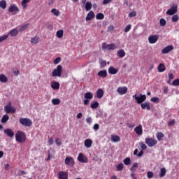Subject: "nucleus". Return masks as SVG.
I'll return each mask as SVG.
<instances>
[{
	"instance_id": "obj_2",
	"label": "nucleus",
	"mask_w": 179,
	"mask_h": 179,
	"mask_svg": "<svg viewBox=\"0 0 179 179\" xmlns=\"http://www.w3.org/2000/svg\"><path fill=\"white\" fill-rule=\"evenodd\" d=\"M4 111H6V114H15L16 113V108L12 106V102L8 101V104L4 107Z\"/></svg>"
},
{
	"instance_id": "obj_13",
	"label": "nucleus",
	"mask_w": 179,
	"mask_h": 179,
	"mask_svg": "<svg viewBox=\"0 0 179 179\" xmlns=\"http://www.w3.org/2000/svg\"><path fill=\"white\" fill-rule=\"evenodd\" d=\"M173 50H174V46H173V45H169L165 47L162 50V54H169V52H170V51H173Z\"/></svg>"
},
{
	"instance_id": "obj_19",
	"label": "nucleus",
	"mask_w": 179,
	"mask_h": 179,
	"mask_svg": "<svg viewBox=\"0 0 179 179\" xmlns=\"http://www.w3.org/2000/svg\"><path fill=\"white\" fill-rule=\"evenodd\" d=\"M141 108L143 110H150V102H144L143 103L141 104Z\"/></svg>"
},
{
	"instance_id": "obj_24",
	"label": "nucleus",
	"mask_w": 179,
	"mask_h": 179,
	"mask_svg": "<svg viewBox=\"0 0 179 179\" xmlns=\"http://www.w3.org/2000/svg\"><path fill=\"white\" fill-rule=\"evenodd\" d=\"M97 75L100 78H107V70H101L98 72Z\"/></svg>"
},
{
	"instance_id": "obj_57",
	"label": "nucleus",
	"mask_w": 179,
	"mask_h": 179,
	"mask_svg": "<svg viewBox=\"0 0 179 179\" xmlns=\"http://www.w3.org/2000/svg\"><path fill=\"white\" fill-rule=\"evenodd\" d=\"M131 30V24H128L125 28H124V33H128Z\"/></svg>"
},
{
	"instance_id": "obj_46",
	"label": "nucleus",
	"mask_w": 179,
	"mask_h": 179,
	"mask_svg": "<svg viewBox=\"0 0 179 179\" xmlns=\"http://www.w3.org/2000/svg\"><path fill=\"white\" fill-rule=\"evenodd\" d=\"M51 13H53L55 16H59V10L55 8L52 9Z\"/></svg>"
},
{
	"instance_id": "obj_63",
	"label": "nucleus",
	"mask_w": 179,
	"mask_h": 179,
	"mask_svg": "<svg viewBox=\"0 0 179 179\" xmlns=\"http://www.w3.org/2000/svg\"><path fill=\"white\" fill-rule=\"evenodd\" d=\"M112 0H103V5H107L108 3H110Z\"/></svg>"
},
{
	"instance_id": "obj_6",
	"label": "nucleus",
	"mask_w": 179,
	"mask_h": 179,
	"mask_svg": "<svg viewBox=\"0 0 179 179\" xmlns=\"http://www.w3.org/2000/svg\"><path fill=\"white\" fill-rule=\"evenodd\" d=\"M8 12L10 13H12V15H17V13L20 12V10L19 9V7L16 6V4H12L8 8Z\"/></svg>"
},
{
	"instance_id": "obj_53",
	"label": "nucleus",
	"mask_w": 179,
	"mask_h": 179,
	"mask_svg": "<svg viewBox=\"0 0 179 179\" xmlns=\"http://www.w3.org/2000/svg\"><path fill=\"white\" fill-rule=\"evenodd\" d=\"M172 85L173 86H179V78L174 80Z\"/></svg>"
},
{
	"instance_id": "obj_35",
	"label": "nucleus",
	"mask_w": 179,
	"mask_h": 179,
	"mask_svg": "<svg viewBox=\"0 0 179 179\" xmlns=\"http://www.w3.org/2000/svg\"><path fill=\"white\" fill-rule=\"evenodd\" d=\"M166 168H162L160 169L159 177L160 178L164 177V176H166Z\"/></svg>"
},
{
	"instance_id": "obj_26",
	"label": "nucleus",
	"mask_w": 179,
	"mask_h": 179,
	"mask_svg": "<svg viewBox=\"0 0 179 179\" xmlns=\"http://www.w3.org/2000/svg\"><path fill=\"white\" fill-rule=\"evenodd\" d=\"M138 167H139V164H138L137 162H134L132 166L130 168V171H131V173H135Z\"/></svg>"
},
{
	"instance_id": "obj_21",
	"label": "nucleus",
	"mask_w": 179,
	"mask_h": 179,
	"mask_svg": "<svg viewBox=\"0 0 179 179\" xmlns=\"http://www.w3.org/2000/svg\"><path fill=\"white\" fill-rule=\"evenodd\" d=\"M94 16H95L94 12H93L92 10L90 11L85 18L86 22H89V20H92L94 17Z\"/></svg>"
},
{
	"instance_id": "obj_60",
	"label": "nucleus",
	"mask_w": 179,
	"mask_h": 179,
	"mask_svg": "<svg viewBox=\"0 0 179 179\" xmlns=\"http://www.w3.org/2000/svg\"><path fill=\"white\" fill-rule=\"evenodd\" d=\"M113 30H114V26L110 25L108 27L107 31H113Z\"/></svg>"
},
{
	"instance_id": "obj_34",
	"label": "nucleus",
	"mask_w": 179,
	"mask_h": 179,
	"mask_svg": "<svg viewBox=\"0 0 179 179\" xmlns=\"http://www.w3.org/2000/svg\"><path fill=\"white\" fill-rule=\"evenodd\" d=\"M56 36L58 38H62L64 37V30H59L56 33Z\"/></svg>"
},
{
	"instance_id": "obj_14",
	"label": "nucleus",
	"mask_w": 179,
	"mask_h": 179,
	"mask_svg": "<svg viewBox=\"0 0 179 179\" xmlns=\"http://www.w3.org/2000/svg\"><path fill=\"white\" fill-rule=\"evenodd\" d=\"M119 94H125L128 92V88L127 87H120L117 90Z\"/></svg>"
},
{
	"instance_id": "obj_1",
	"label": "nucleus",
	"mask_w": 179,
	"mask_h": 179,
	"mask_svg": "<svg viewBox=\"0 0 179 179\" xmlns=\"http://www.w3.org/2000/svg\"><path fill=\"white\" fill-rule=\"evenodd\" d=\"M15 141L18 142V143H23V142L26 141V134L22 131H18L15 134Z\"/></svg>"
},
{
	"instance_id": "obj_18",
	"label": "nucleus",
	"mask_w": 179,
	"mask_h": 179,
	"mask_svg": "<svg viewBox=\"0 0 179 179\" xmlns=\"http://www.w3.org/2000/svg\"><path fill=\"white\" fill-rule=\"evenodd\" d=\"M50 86L53 90H58L59 89V83L53 81L51 83Z\"/></svg>"
},
{
	"instance_id": "obj_62",
	"label": "nucleus",
	"mask_w": 179,
	"mask_h": 179,
	"mask_svg": "<svg viewBox=\"0 0 179 179\" xmlns=\"http://www.w3.org/2000/svg\"><path fill=\"white\" fill-rule=\"evenodd\" d=\"M99 128H100V125H99V124H95L93 127V129L95 130V131H97V129H99Z\"/></svg>"
},
{
	"instance_id": "obj_51",
	"label": "nucleus",
	"mask_w": 179,
	"mask_h": 179,
	"mask_svg": "<svg viewBox=\"0 0 179 179\" xmlns=\"http://www.w3.org/2000/svg\"><path fill=\"white\" fill-rule=\"evenodd\" d=\"M8 37L9 35H4L3 36H0V43H2V41H5V40H7Z\"/></svg>"
},
{
	"instance_id": "obj_44",
	"label": "nucleus",
	"mask_w": 179,
	"mask_h": 179,
	"mask_svg": "<svg viewBox=\"0 0 179 179\" xmlns=\"http://www.w3.org/2000/svg\"><path fill=\"white\" fill-rule=\"evenodd\" d=\"M29 2H30V0H22L21 2V5L22 7L26 8Z\"/></svg>"
},
{
	"instance_id": "obj_52",
	"label": "nucleus",
	"mask_w": 179,
	"mask_h": 179,
	"mask_svg": "<svg viewBox=\"0 0 179 179\" xmlns=\"http://www.w3.org/2000/svg\"><path fill=\"white\" fill-rule=\"evenodd\" d=\"M166 20H164L163 18L160 19V20H159L160 26H162V27L166 26Z\"/></svg>"
},
{
	"instance_id": "obj_64",
	"label": "nucleus",
	"mask_w": 179,
	"mask_h": 179,
	"mask_svg": "<svg viewBox=\"0 0 179 179\" xmlns=\"http://www.w3.org/2000/svg\"><path fill=\"white\" fill-rule=\"evenodd\" d=\"M86 122H87V124H91V122H92V117H87V118L86 119Z\"/></svg>"
},
{
	"instance_id": "obj_15",
	"label": "nucleus",
	"mask_w": 179,
	"mask_h": 179,
	"mask_svg": "<svg viewBox=\"0 0 179 179\" xmlns=\"http://www.w3.org/2000/svg\"><path fill=\"white\" fill-rule=\"evenodd\" d=\"M4 134H6V135L9 138H13L15 136V132H13V130L12 129H6L3 130Z\"/></svg>"
},
{
	"instance_id": "obj_56",
	"label": "nucleus",
	"mask_w": 179,
	"mask_h": 179,
	"mask_svg": "<svg viewBox=\"0 0 179 179\" xmlns=\"http://www.w3.org/2000/svg\"><path fill=\"white\" fill-rule=\"evenodd\" d=\"M135 16H136V11L131 12L129 14V17H135Z\"/></svg>"
},
{
	"instance_id": "obj_40",
	"label": "nucleus",
	"mask_w": 179,
	"mask_h": 179,
	"mask_svg": "<svg viewBox=\"0 0 179 179\" xmlns=\"http://www.w3.org/2000/svg\"><path fill=\"white\" fill-rule=\"evenodd\" d=\"M0 8H2L3 9H6V1H0Z\"/></svg>"
},
{
	"instance_id": "obj_31",
	"label": "nucleus",
	"mask_w": 179,
	"mask_h": 179,
	"mask_svg": "<svg viewBox=\"0 0 179 179\" xmlns=\"http://www.w3.org/2000/svg\"><path fill=\"white\" fill-rule=\"evenodd\" d=\"M117 55L119 58H124V57H125V51L122 49L118 50Z\"/></svg>"
},
{
	"instance_id": "obj_16",
	"label": "nucleus",
	"mask_w": 179,
	"mask_h": 179,
	"mask_svg": "<svg viewBox=\"0 0 179 179\" xmlns=\"http://www.w3.org/2000/svg\"><path fill=\"white\" fill-rule=\"evenodd\" d=\"M134 131L137 135H142L143 134V130L142 129V124H139L134 129Z\"/></svg>"
},
{
	"instance_id": "obj_37",
	"label": "nucleus",
	"mask_w": 179,
	"mask_h": 179,
	"mask_svg": "<svg viewBox=\"0 0 179 179\" xmlns=\"http://www.w3.org/2000/svg\"><path fill=\"white\" fill-rule=\"evenodd\" d=\"M96 19L97 20H103V19H104V14H103L101 13L96 14Z\"/></svg>"
},
{
	"instance_id": "obj_20",
	"label": "nucleus",
	"mask_w": 179,
	"mask_h": 179,
	"mask_svg": "<svg viewBox=\"0 0 179 179\" xmlns=\"http://www.w3.org/2000/svg\"><path fill=\"white\" fill-rule=\"evenodd\" d=\"M108 73H110V75H117V73H118V69L110 66L108 69Z\"/></svg>"
},
{
	"instance_id": "obj_3",
	"label": "nucleus",
	"mask_w": 179,
	"mask_h": 179,
	"mask_svg": "<svg viewBox=\"0 0 179 179\" xmlns=\"http://www.w3.org/2000/svg\"><path fill=\"white\" fill-rule=\"evenodd\" d=\"M62 76V66L61 65H58L57 68L52 71V76L53 78H61Z\"/></svg>"
},
{
	"instance_id": "obj_54",
	"label": "nucleus",
	"mask_w": 179,
	"mask_h": 179,
	"mask_svg": "<svg viewBox=\"0 0 179 179\" xmlns=\"http://www.w3.org/2000/svg\"><path fill=\"white\" fill-rule=\"evenodd\" d=\"M117 171H121L124 169V164H119L117 166Z\"/></svg>"
},
{
	"instance_id": "obj_50",
	"label": "nucleus",
	"mask_w": 179,
	"mask_h": 179,
	"mask_svg": "<svg viewBox=\"0 0 179 179\" xmlns=\"http://www.w3.org/2000/svg\"><path fill=\"white\" fill-rule=\"evenodd\" d=\"M178 20H179L178 15H174L172 17V22H178Z\"/></svg>"
},
{
	"instance_id": "obj_42",
	"label": "nucleus",
	"mask_w": 179,
	"mask_h": 179,
	"mask_svg": "<svg viewBox=\"0 0 179 179\" xmlns=\"http://www.w3.org/2000/svg\"><path fill=\"white\" fill-rule=\"evenodd\" d=\"M90 9H92V3L90 2H87L85 3V10H90Z\"/></svg>"
},
{
	"instance_id": "obj_22",
	"label": "nucleus",
	"mask_w": 179,
	"mask_h": 179,
	"mask_svg": "<svg viewBox=\"0 0 179 179\" xmlns=\"http://www.w3.org/2000/svg\"><path fill=\"white\" fill-rule=\"evenodd\" d=\"M104 96V91L99 88L96 91V97L97 99H102V97Z\"/></svg>"
},
{
	"instance_id": "obj_33",
	"label": "nucleus",
	"mask_w": 179,
	"mask_h": 179,
	"mask_svg": "<svg viewBox=\"0 0 179 179\" xmlns=\"http://www.w3.org/2000/svg\"><path fill=\"white\" fill-rule=\"evenodd\" d=\"M29 27V24H22L19 27V31H24Z\"/></svg>"
},
{
	"instance_id": "obj_17",
	"label": "nucleus",
	"mask_w": 179,
	"mask_h": 179,
	"mask_svg": "<svg viewBox=\"0 0 179 179\" xmlns=\"http://www.w3.org/2000/svg\"><path fill=\"white\" fill-rule=\"evenodd\" d=\"M58 176L59 179H68V173L65 171H59Z\"/></svg>"
},
{
	"instance_id": "obj_11",
	"label": "nucleus",
	"mask_w": 179,
	"mask_h": 179,
	"mask_svg": "<svg viewBox=\"0 0 179 179\" xmlns=\"http://www.w3.org/2000/svg\"><path fill=\"white\" fill-rule=\"evenodd\" d=\"M159 40V35H151L148 37L150 44H155Z\"/></svg>"
},
{
	"instance_id": "obj_28",
	"label": "nucleus",
	"mask_w": 179,
	"mask_h": 179,
	"mask_svg": "<svg viewBox=\"0 0 179 179\" xmlns=\"http://www.w3.org/2000/svg\"><path fill=\"white\" fill-rule=\"evenodd\" d=\"M0 82L1 83H6L8 82V78L4 74L0 75Z\"/></svg>"
},
{
	"instance_id": "obj_8",
	"label": "nucleus",
	"mask_w": 179,
	"mask_h": 179,
	"mask_svg": "<svg viewBox=\"0 0 179 179\" xmlns=\"http://www.w3.org/2000/svg\"><path fill=\"white\" fill-rule=\"evenodd\" d=\"M20 122L22 124V125H24V127H31L33 122L29 118H23L21 117L20 119Z\"/></svg>"
},
{
	"instance_id": "obj_12",
	"label": "nucleus",
	"mask_w": 179,
	"mask_h": 179,
	"mask_svg": "<svg viewBox=\"0 0 179 179\" xmlns=\"http://www.w3.org/2000/svg\"><path fill=\"white\" fill-rule=\"evenodd\" d=\"M77 159L80 163H87L88 162L87 157L83 153H80Z\"/></svg>"
},
{
	"instance_id": "obj_58",
	"label": "nucleus",
	"mask_w": 179,
	"mask_h": 179,
	"mask_svg": "<svg viewBox=\"0 0 179 179\" xmlns=\"http://www.w3.org/2000/svg\"><path fill=\"white\" fill-rule=\"evenodd\" d=\"M55 143L57 146H61L62 145V143L59 141V138L55 139Z\"/></svg>"
},
{
	"instance_id": "obj_41",
	"label": "nucleus",
	"mask_w": 179,
	"mask_h": 179,
	"mask_svg": "<svg viewBox=\"0 0 179 179\" xmlns=\"http://www.w3.org/2000/svg\"><path fill=\"white\" fill-rule=\"evenodd\" d=\"M123 163L126 166H129V164H131V158L127 157L126 159H124Z\"/></svg>"
},
{
	"instance_id": "obj_4",
	"label": "nucleus",
	"mask_w": 179,
	"mask_h": 179,
	"mask_svg": "<svg viewBox=\"0 0 179 179\" xmlns=\"http://www.w3.org/2000/svg\"><path fill=\"white\" fill-rule=\"evenodd\" d=\"M102 50H108V51H111L117 49V45L115 43L108 44L106 43H103L101 45Z\"/></svg>"
},
{
	"instance_id": "obj_61",
	"label": "nucleus",
	"mask_w": 179,
	"mask_h": 179,
	"mask_svg": "<svg viewBox=\"0 0 179 179\" xmlns=\"http://www.w3.org/2000/svg\"><path fill=\"white\" fill-rule=\"evenodd\" d=\"M163 90H164V94H167V93H169V87H164Z\"/></svg>"
},
{
	"instance_id": "obj_7",
	"label": "nucleus",
	"mask_w": 179,
	"mask_h": 179,
	"mask_svg": "<svg viewBox=\"0 0 179 179\" xmlns=\"http://www.w3.org/2000/svg\"><path fill=\"white\" fill-rule=\"evenodd\" d=\"M178 9V6H177V4H173L170 9H169L166 11V15H169V16H173V15H176V13H177Z\"/></svg>"
},
{
	"instance_id": "obj_36",
	"label": "nucleus",
	"mask_w": 179,
	"mask_h": 179,
	"mask_svg": "<svg viewBox=\"0 0 179 179\" xmlns=\"http://www.w3.org/2000/svg\"><path fill=\"white\" fill-rule=\"evenodd\" d=\"M156 137L159 141H162V138H164V134L162 132H158L156 134Z\"/></svg>"
},
{
	"instance_id": "obj_49",
	"label": "nucleus",
	"mask_w": 179,
	"mask_h": 179,
	"mask_svg": "<svg viewBox=\"0 0 179 179\" xmlns=\"http://www.w3.org/2000/svg\"><path fill=\"white\" fill-rule=\"evenodd\" d=\"M140 146L142 150H146L148 149V145L143 143H140Z\"/></svg>"
},
{
	"instance_id": "obj_38",
	"label": "nucleus",
	"mask_w": 179,
	"mask_h": 179,
	"mask_svg": "<svg viewBox=\"0 0 179 179\" xmlns=\"http://www.w3.org/2000/svg\"><path fill=\"white\" fill-rule=\"evenodd\" d=\"M38 38H39V37L37 36L31 38V43L32 44H37V43H38Z\"/></svg>"
},
{
	"instance_id": "obj_59",
	"label": "nucleus",
	"mask_w": 179,
	"mask_h": 179,
	"mask_svg": "<svg viewBox=\"0 0 179 179\" xmlns=\"http://www.w3.org/2000/svg\"><path fill=\"white\" fill-rule=\"evenodd\" d=\"M174 124H176V120H172L171 121L169 122L168 125H169V127H173Z\"/></svg>"
},
{
	"instance_id": "obj_29",
	"label": "nucleus",
	"mask_w": 179,
	"mask_h": 179,
	"mask_svg": "<svg viewBox=\"0 0 179 179\" xmlns=\"http://www.w3.org/2000/svg\"><path fill=\"white\" fill-rule=\"evenodd\" d=\"M8 120H9V115H3L1 120L2 124H6V122H8Z\"/></svg>"
},
{
	"instance_id": "obj_39",
	"label": "nucleus",
	"mask_w": 179,
	"mask_h": 179,
	"mask_svg": "<svg viewBox=\"0 0 179 179\" xmlns=\"http://www.w3.org/2000/svg\"><path fill=\"white\" fill-rule=\"evenodd\" d=\"M61 103V100L59 99H52V103L54 106H58Z\"/></svg>"
},
{
	"instance_id": "obj_23",
	"label": "nucleus",
	"mask_w": 179,
	"mask_h": 179,
	"mask_svg": "<svg viewBox=\"0 0 179 179\" xmlns=\"http://www.w3.org/2000/svg\"><path fill=\"white\" fill-rule=\"evenodd\" d=\"M19 31H17L16 29H13L10 30L7 35L10 36V37H16Z\"/></svg>"
},
{
	"instance_id": "obj_9",
	"label": "nucleus",
	"mask_w": 179,
	"mask_h": 179,
	"mask_svg": "<svg viewBox=\"0 0 179 179\" xmlns=\"http://www.w3.org/2000/svg\"><path fill=\"white\" fill-rule=\"evenodd\" d=\"M65 164L66 166L73 167V166H75V160L72 158V157H66L65 159Z\"/></svg>"
},
{
	"instance_id": "obj_30",
	"label": "nucleus",
	"mask_w": 179,
	"mask_h": 179,
	"mask_svg": "<svg viewBox=\"0 0 179 179\" xmlns=\"http://www.w3.org/2000/svg\"><path fill=\"white\" fill-rule=\"evenodd\" d=\"M84 97L88 100H92V99H93V94L92 92H86Z\"/></svg>"
},
{
	"instance_id": "obj_47",
	"label": "nucleus",
	"mask_w": 179,
	"mask_h": 179,
	"mask_svg": "<svg viewBox=\"0 0 179 179\" xmlns=\"http://www.w3.org/2000/svg\"><path fill=\"white\" fill-rule=\"evenodd\" d=\"M150 101L152 103H160V99L159 97H152L150 99Z\"/></svg>"
},
{
	"instance_id": "obj_10",
	"label": "nucleus",
	"mask_w": 179,
	"mask_h": 179,
	"mask_svg": "<svg viewBox=\"0 0 179 179\" xmlns=\"http://www.w3.org/2000/svg\"><path fill=\"white\" fill-rule=\"evenodd\" d=\"M146 101V95L141 94L138 97L136 98V103L137 104H142L143 101Z\"/></svg>"
},
{
	"instance_id": "obj_45",
	"label": "nucleus",
	"mask_w": 179,
	"mask_h": 179,
	"mask_svg": "<svg viewBox=\"0 0 179 179\" xmlns=\"http://www.w3.org/2000/svg\"><path fill=\"white\" fill-rule=\"evenodd\" d=\"M99 64L101 68H104L107 65V62L106 60L101 59Z\"/></svg>"
},
{
	"instance_id": "obj_32",
	"label": "nucleus",
	"mask_w": 179,
	"mask_h": 179,
	"mask_svg": "<svg viewBox=\"0 0 179 179\" xmlns=\"http://www.w3.org/2000/svg\"><path fill=\"white\" fill-rule=\"evenodd\" d=\"M157 69L159 72H164V71H166V66H164L163 64H160L158 66Z\"/></svg>"
},
{
	"instance_id": "obj_5",
	"label": "nucleus",
	"mask_w": 179,
	"mask_h": 179,
	"mask_svg": "<svg viewBox=\"0 0 179 179\" xmlns=\"http://www.w3.org/2000/svg\"><path fill=\"white\" fill-rule=\"evenodd\" d=\"M146 145L149 148H153V146H156L157 145V141L152 138H146L145 139Z\"/></svg>"
},
{
	"instance_id": "obj_43",
	"label": "nucleus",
	"mask_w": 179,
	"mask_h": 179,
	"mask_svg": "<svg viewBox=\"0 0 179 179\" xmlns=\"http://www.w3.org/2000/svg\"><path fill=\"white\" fill-rule=\"evenodd\" d=\"M92 110H96L99 107V103L97 101L94 102L90 106Z\"/></svg>"
},
{
	"instance_id": "obj_27",
	"label": "nucleus",
	"mask_w": 179,
	"mask_h": 179,
	"mask_svg": "<svg viewBox=\"0 0 179 179\" xmlns=\"http://www.w3.org/2000/svg\"><path fill=\"white\" fill-rule=\"evenodd\" d=\"M111 141L115 143H117V142H120L121 141V138H120V136H118L117 135H112Z\"/></svg>"
},
{
	"instance_id": "obj_25",
	"label": "nucleus",
	"mask_w": 179,
	"mask_h": 179,
	"mask_svg": "<svg viewBox=\"0 0 179 179\" xmlns=\"http://www.w3.org/2000/svg\"><path fill=\"white\" fill-rule=\"evenodd\" d=\"M84 145L85 148H92V145H93V141L91 139H86L84 141Z\"/></svg>"
},
{
	"instance_id": "obj_48",
	"label": "nucleus",
	"mask_w": 179,
	"mask_h": 179,
	"mask_svg": "<svg viewBox=\"0 0 179 179\" xmlns=\"http://www.w3.org/2000/svg\"><path fill=\"white\" fill-rule=\"evenodd\" d=\"M155 176V173L152 171H148L147 173V177L148 178L150 179V178H153V176Z\"/></svg>"
},
{
	"instance_id": "obj_55",
	"label": "nucleus",
	"mask_w": 179,
	"mask_h": 179,
	"mask_svg": "<svg viewBox=\"0 0 179 179\" xmlns=\"http://www.w3.org/2000/svg\"><path fill=\"white\" fill-rule=\"evenodd\" d=\"M59 62H61V57H57V58L54 60V64H55V65H57V64H59Z\"/></svg>"
}]
</instances>
